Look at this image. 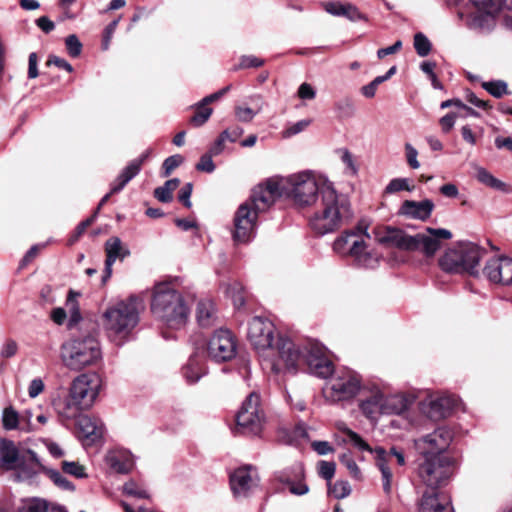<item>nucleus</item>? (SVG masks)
Here are the masks:
<instances>
[{"mask_svg":"<svg viewBox=\"0 0 512 512\" xmlns=\"http://www.w3.org/2000/svg\"><path fill=\"white\" fill-rule=\"evenodd\" d=\"M283 195H285L284 178L271 177L257 185L245 202L261 214L266 212Z\"/></svg>","mask_w":512,"mask_h":512,"instance_id":"f8f14e48","label":"nucleus"},{"mask_svg":"<svg viewBox=\"0 0 512 512\" xmlns=\"http://www.w3.org/2000/svg\"><path fill=\"white\" fill-rule=\"evenodd\" d=\"M325 382L322 393L326 401L337 403L352 399L360 388L358 375L349 369L333 371Z\"/></svg>","mask_w":512,"mask_h":512,"instance_id":"1a4fd4ad","label":"nucleus"},{"mask_svg":"<svg viewBox=\"0 0 512 512\" xmlns=\"http://www.w3.org/2000/svg\"><path fill=\"white\" fill-rule=\"evenodd\" d=\"M483 274L492 283L512 284V259L509 257H492L486 262Z\"/></svg>","mask_w":512,"mask_h":512,"instance_id":"6ab92c4d","label":"nucleus"},{"mask_svg":"<svg viewBox=\"0 0 512 512\" xmlns=\"http://www.w3.org/2000/svg\"><path fill=\"white\" fill-rule=\"evenodd\" d=\"M226 294L232 299L236 308H240L245 304L244 289L241 283L234 281L228 284Z\"/></svg>","mask_w":512,"mask_h":512,"instance_id":"a18cd8bd","label":"nucleus"},{"mask_svg":"<svg viewBox=\"0 0 512 512\" xmlns=\"http://www.w3.org/2000/svg\"><path fill=\"white\" fill-rule=\"evenodd\" d=\"M411 404V400L403 394L385 396L382 394V414L400 415L405 412Z\"/></svg>","mask_w":512,"mask_h":512,"instance_id":"2f4dec72","label":"nucleus"},{"mask_svg":"<svg viewBox=\"0 0 512 512\" xmlns=\"http://www.w3.org/2000/svg\"><path fill=\"white\" fill-rule=\"evenodd\" d=\"M457 399L453 396L445 395L433 398L428 401L424 407V412L432 420L446 418L455 408Z\"/></svg>","mask_w":512,"mask_h":512,"instance_id":"bb28decb","label":"nucleus"},{"mask_svg":"<svg viewBox=\"0 0 512 512\" xmlns=\"http://www.w3.org/2000/svg\"><path fill=\"white\" fill-rule=\"evenodd\" d=\"M52 405L59 417L65 420L74 419L80 414L82 410H87L84 408L82 403H80V401L72 397L70 390L68 395L54 398Z\"/></svg>","mask_w":512,"mask_h":512,"instance_id":"cd10ccee","label":"nucleus"},{"mask_svg":"<svg viewBox=\"0 0 512 512\" xmlns=\"http://www.w3.org/2000/svg\"><path fill=\"white\" fill-rule=\"evenodd\" d=\"M180 180L178 178H173L164 183L163 186H160L155 189L154 196L160 202L168 203L173 199V191L179 186Z\"/></svg>","mask_w":512,"mask_h":512,"instance_id":"37998d69","label":"nucleus"},{"mask_svg":"<svg viewBox=\"0 0 512 512\" xmlns=\"http://www.w3.org/2000/svg\"><path fill=\"white\" fill-rule=\"evenodd\" d=\"M261 110V104L256 109H252L247 106L237 105L235 107V117L240 122L249 123Z\"/></svg>","mask_w":512,"mask_h":512,"instance_id":"de8ad7c7","label":"nucleus"},{"mask_svg":"<svg viewBox=\"0 0 512 512\" xmlns=\"http://www.w3.org/2000/svg\"><path fill=\"white\" fill-rule=\"evenodd\" d=\"M213 156L209 151L202 155L196 164V169L201 172L212 173L215 170V164L212 160Z\"/></svg>","mask_w":512,"mask_h":512,"instance_id":"e2e57ef3","label":"nucleus"},{"mask_svg":"<svg viewBox=\"0 0 512 512\" xmlns=\"http://www.w3.org/2000/svg\"><path fill=\"white\" fill-rule=\"evenodd\" d=\"M335 470H336V465H335L334 462L320 461L319 464H318V473H319V475L323 479L327 480L328 483H330V481L334 477Z\"/></svg>","mask_w":512,"mask_h":512,"instance_id":"052dcab7","label":"nucleus"},{"mask_svg":"<svg viewBox=\"0 0 512 512\" xmlns=\"http://www.w3.org/2000/svg\"><path fill=\"white\" fill-rule=\"evenodd\" d=\"M477 11L499 13L503 7L512 10V4L507 0H470Z\"/></svg>","mask_w":512,"mask_h":512,"instance_id":"ea45409f","label":"nucleus"},{"mask_svg":"<svg viewBox=\"0 0 512 512\" xmlns=\"http://www.w3.org/2000/svg\"><path fill=\"white\" fill-rule=\"evenodd\" d=\"M237 425L247 435H259L265 424V416L260 408V397L252 392L243 402L237 416Z\"/></svg>","mask_w":512,"mask_h":512,"instance_id":"ddd939ff","label":"nucleus"},{"mask_svg":"<svg viewBox=\"0 0 512 512\" xmlns=\"http://www.w3.org/2000/svg\"><path fill=\"white\" fill-rule=\"evenodd\" d=\"M365 238H370L367 228L357 227L343 232L335 239L333 250L340 256L353 258L354 262L360 267L375 269L378 267L382 256L375 250H368Z\"/></svg>","mask_w":512,"mask_h":512,"instance_id":"39448f33","label":"nucleus"},{"mask_svg":"<svg viewBox=\"0 0 512 512\" xmlns=\"http://www.w3.org/2000/svg\"><path fill=\"white\" fill-rule=\"evenodd\" d=\"M79 295H80L79 293L74 292L73 290H70L68 293V297H67V300L65 303V307H66L65 310L70 315L69 324H68L69 327H73L74 325H76L82 318L81 313H80L79 304L77 301V297Z\"/></svg>","mask_w":512,"mask_h":512,"instance_id":"58836bf2","label":"nucleus"},{"mask_svg":"<svg viewBox=\"0 0 512 512\" xmlns=\"http://www.w3.org/2000/svg\"><path fill=\"white\" fill-rule=\"evenodd\" d=\"M413 186H410L407 178H394L392 179L385 188L387 194H393L399 191H412Z\"/></svg>","mask_w":512,"mask_h":512,"instance_id":"864d4df0","label":"nucleus"},{"mask_svg":"<svg viewBox=\"0 0 512 512\" xmlns=\"http://www.w3.org/2000/svg\"><path fill=\"white\" fill-rule=\"evenodd\" d=\"M475 171L477 180L482 184L504 193H512V186L495 178L487 169L479 166Z\"/></svg>","mask_w":512,"mask_h":512,"instance_id":"c9c22d12","label":"nucleus"},{"mask_svg":"<svg viewBox=\"0 0 512 512\" xmlns=\"http://www.w3.org/2000/svg\"><path fill=\"white\" fill-rule=\"evenodd\" d=\"M340 462L347 468L352 477L359 479L361 476L360 469L350 454H343Z\"/></svg>","mask_w":512,"mask_h":512,"instance_id":"680f3d73","label":"nucleus"},{"mask_svg":"<svg viewBox=\"0 0 512 512\" xmlns=\"http://www.w3.org/2000/svg\"><path fill=\"white\" fill-rule=\"evenodd\" d=\"M375 461H376V466L378 467V469L381 472L383 490L386 494H390L392 491V479H393L391 465L389 463H387V458H381V457L375 456Z\"/></svg>","mask_w":512,"mask_h":512,"instance_id":"79ce46f5","label":"nucleus"},{"mask_svg":"<svg viewBox=\"0 0 512 512\" xmlns=\"http://www.w3.org/2000/svg\"><path fill=\"white\" fill-rule=\"evenodd\" d=\"M138 174L137 165H127L111 185V193L120 192Z\"/></svg>","mask_w":512,"mask_h":512,"instance_id":"a19ab883","label":"nucleus"},{"mask_svg":"<svg viewBox=\"0 0 512 512\" xmlns=\"http://www.w3.org/2000/svg\"><path fill=\"white\" fill-rule=\"evenodd\" d=\"M328 490L336 499H343L350 495L351 486L347 481H336L334 484L328 483Z\"/></svg>","mask_w":512,"mask_h":512,"instance_id":"09e8293b","label":"nucleus"},{"mask_svg":"<svg viewBox=\"0 0 512 512\" xmlns=\"http://www.w3.org/2000/svg\"><path fill=\"white\" fill-rule=\"evenodd\" d=\"M414 48L420 57L427 56L432 48L429 39L421 32L414 35Z\"/></svg>","mask_w":512,"mask_h":512,"instance_id":"603ef678","label":"nucleus"},{"mask_svg":"<svg viewBox=\"0 0 512 512\" xmlns=\"http://www.w3.org/2000/svg\"><path fill=\"white\" fill-rule=\"evenodd\" d=\"M362 412L371 420H375L377 415L382 414V394L377 393L361 403Z\"/></svg>","mask_w":512,"mask_h":512,"instance_id":"4c0bfd02","label":"nucleus"},{"mask_svg":"<svg viewBox=\"0 0 512 512\" xmlns=\"http://www.w3.org/2000/svg\"><path fill=\"white\" fill-rule=\"evenodd\" d=\"M486 251L474 243H462L448 249L439 260L440 267L449 273H468L479 276V262Z\"/></svg>","mask_w":512,"mask_h":512,"instance_id":"0eeeda50","label":"nucleus"},{"mask_svg":"<svg viewBox=\"0 0 512 512\" xmlns=\"http://www.w3.org/2000/svg\"><path fill=\"white\" fill-rule=\"evenodd\" d=\"M376 457L387 458V463L392 465L394 460L397 461L398 465L402 466L405 464V458L402 452L398 451L396 448H391L389 451H386L382 447H377L374 450Z\"/></svg>","mask_w":512,"mask_h":512,"instance_id":"49530a36","label":"nucleus"},{"mask_svg":"<svg viewBox=\"0 0 512 512\" xmlns=\"http://www.w3.org/2000/svg\"><path fill=\"white\" fill-rule=\"evenodd\" d=\"M264 64V61L254 55H243L239 63L234 67V70L258 68Z\"/></svg>","mask_w":512,"mask_h":512,"instance_id":"4d7b16f0","label":"nucleus"},{"mask_svg":"<svg viewBox=\"0 0 512 512\" xmlns=\"http://www.w3.org/2000/svg\"><path fill=\"white\" fill-rule=\"evenodd\" d=\"M51 480L60 488L64 490H73V484L67 480L59 471L51 470L49 472Z\"/></svg>","mask_w":512,"mask_h":512,"instance_id":"338daca9","label":"nucleus"},{"mask_svg":"<svg viewBox=\"0 0 512 512\" xmlns=\"http://www.w3.org/2000/svg\"><path fill=\"white\" fill-rule=\"evenodd\" d=\"M299 351V358L294 371H287L295 374L298 370V364L301 359L305 361L309 372L321 378H327L333 372V364L326 354L325 348L318 342H308L302 349L296 346ZM282 371L281 373H285Z\"/></svg>","mask_w":512,"mask_h":512,"instance_id":"9b49d317","label":"nucleus"},{"mask_svg":"<svg viewBox=\"0 0 512 512\" xmlns=\"http://www.w3.org/2000/svg\"><path fill=\"white\" fill-rule=\"evenodd\" d=\"M183 161L184 158L179 154H175L166 158L162 165L163 176L168 177L174 169L183 163Z\"/></svg>","mask_w":512,"mask_h":512,"instance_id":"13d9d810","label":"nucleus"},{"mask_svg":"<svg viewBox=\"0 0 512 512\" xmlns=\"http://www.w3.org/2000/svg\"><path fill=\"white\" fill-rule=\"evenodd\" d=\"M63 364L71 370H81L97 364L102 358L98 339L88 335L71 339L62 345Z\"/></svg>","mask_w":512,"mask_h":512,"instance_id":"423d86ee","label":"nucleus"},{"mask_svg":"<svg viewBox=\"0 0 512 512\" xmlns=\"http://www.w3.org/2000/svg\"><path fill=\"white\" fill-rule=\"evenodd\" d=\"M26 454H20L13 441L0 440V468L18 470L17 480L29 479L36 473L35 466L39 464L36 454L31 450Z\"/></svg>","mask_w":512,"mask_h":512,"instance_id":"6e6552de","label":"nucleus"},{"mask_svg":"<svg viewBox=\"0 0 512 512\" xmlns=\"http://www.w3.org/2000/svg\"><path fill=\"white\" fill-rule=\"evenodd\" d=\"M61 468L64 473L74 476L76 478L87 477L86 469L77 461H63Z\"/></svg>","mask_w":512,"mask_h":512,"instance_id":"3c124183","label":"nucleus"},{"mask_svg":"<svg viewBox=\"0 0 512 512\" xmlns=\"http://www.w3.org/2000/svg\"><path fill=\"white\" fill-rule=\"evenodd\" d=\"M347 439L361 451H372L369 445L362 439V437L351 429L345 427L342 429Z\"/></svg>","mask_w":512,"mask_h":512,"instance_id":"6e6d98bb","label":"nucleus"},{"mask_svg":"<svg viewBox=\"0 0 512 512\" xmlns=\"http://www.w3.org/2000/svg\"><path fill=\"white\" fill-rule=\"evenodd\" d=\"M482 87L496 98H501L508 93L507 83L502 80L483 82Z\"/></svg>","mask_w":512,"mask_h":512,"instance_id":"8fccbe9b","label":"nucleus"},{"mask_svg":"<svg viewBox=\"0 0 512 512\" xmlns=\"http://www.w3.org/2000/svg\"><path fill=\"white\" fill-rule=\"evenodd\" d=\"M102 388V379L97 373H83L77 376L70 385L72 397L89 409L95 403Z\"/></svg>","mask_w":512,"mask_h":512,"instance_id":"dca6fc26","label":"nucleus"},{"mask_svg":"<svg viewBox=\"0 0 512 512\" xmlns=\"http://www.w3.org/2000/svg\"><path fill=\"white\" fill-rule=\"evenodd\" d=\"M236 341L229 330H217L207 344L208 356L216 362L231 360L236 355Z\"/></svg>","mask_w":512,"mask_h":512,"instance_id":"a211bd4d","label":"nucleus"},{"mask_svg":"<svg viewBox=\"0 0 512 512\" xmlns=\"http://www.w3.org/2000/svg\"><path fill=\"white\" fill-rule=\"evenodd\" d=\"M230 485L236 497H247L258 486L256 470L251 466L235 470L230 476Z\"/></svg>","mask_w":512,"mask_h":512,"instance_id":"aec40b11","label":"nucleus"},{"mask_svg":"<svg viewBox=\"0 0 512 512\" xmlns=\"http://www.w3.org/2000/svg\"><path fill=\"white\" fill-rule=\"evenodd\" d=\"M78 436L84 445H92L103 435V423L94 417L81 415L77 419Z\"/></svg>","mask_w":512,"mask_h":512,"instance_id":"412c9836","label":"nucleus"},{"mask_svg":"<svg viewBox=\"0 0 512 512\" xmlns=\"http://www.w3.org/2000/svg\"><path fill=\"white\" fill-rule=\"evenodd\" d=\"M274 324L265 318L256 316L248 325V339L262 357V363L275 374L282 371H294L299 358L295 343L289 338L279 337L274 342Z\"/></svg>","mask_w":512,"mask_h":512,"instance_id":"f03ea898","label":"nucleus"},{"mask_svg":"<svg viewBox=\"0 0 512 512\" xmlns=\"http://www.w3.org/2000/svg\"><path fill=\"white\" fill-rule=\"evenodd\" d=\"M434 207L435 205L430 199L422 201L405 200L401 204L398 214L410 219L426 221L430 218Z\"/></svg>","mask_w":512,"mask_h":512,"instance_id":"5701e85b","label":"nucleus"},{"mask_svg":"<svg viewBox=\"0 0 512 512\" xmlns=\"http://www.w3.org/2000/svg\"><path fill=\"white\" fill-rule=\"evenodd\" d=\"M420 512H453L450 499L437 492H426L420 502Z\"/></svg>","mask_w":512,"mask_h":512,"instance_id":"c85d7f7f","label":"nucleus"},{"mask_svg":"<svg viewBox=\"0 0 512 512\" xmlns=\"http://www.w3.org/2000/svg\"><path fill=\"white\" fill-rule=\"evenodd\" d=\"M417 475L427 487L435 489L445 485L452 475V460L448 456H422Z\"/></svg>","mask_w":512,"mask_h":512,"instance_id":"9d476101","label":"nucleus"},{"mask_svg":"<svg viewBox=\"0 0 512 512\" xmlns=\"http://www.w3.org/2000/svg\"><path fill=\"white\" fill-rule=\"evenodd\" d=\"M195 107L196 112L191 117L190 123L194 127H200L208 121L212 115L213 109L208 107L207 104H203L202 101L198 102Z\"/></svg>","mask_w":512,"mask_h":512,"instance_id":"c03bdc74","label":"nucleus"},{"mask_svg":"<svg viewBox=\"0 0 512 512\" xmlns=\"http://www.w3.org/2000/svg\"><path fill=\"white\" fill-rule=\"evenodd\" d=\"M123 492L131 497L146 499L149 498V492L140 487L135 481H128L123 486Z\"/></svg>","mask_w":512,"mask_h":512,"instance_id":"5fc2aeb1","label":"nucleus"},{"mask_svg":"<svg viewBox=\"0 0 512 512\" xmlns=\"http://www.w3.org/2000/svg\"><path fill=\"white\" fill-rule=\"evenodd\" d=\"M32 417L31 411H26L25 414L20 418L17 411L12 407H7L4 409L2 414V423L3 427L6 430H13L18 427V425L27 420V422L30 421Z\"/></svg>","mask_w":512,"mask_h":512,"instance_id":"e433bc0d","label":"nucleus"},{"mask_svg":"<svg viewBox=\"0 0 512 512\" xmlns=\"http://www.w3.org/2000/svg\"><path fill=\"white\" fill-rule=\"evenodd\" d=\"M151 311L158 320L172 329L183 327L189 314L182 295L168 283L154 286Z\"/></svg>","mask_w":512,"mask_h":512,"instance_id":"20e7f679","label":"nucleus"},{"mask_svg":"<svg viewBox=\"0 0 512 512\" xmlns=\"http://www.w3.org/2000/svg\"><path fill=\"white\" fill-rule=\"evenodd\" d=\"M260 213L245 201L237 208L233 218L232 238L237 244H246L254 236Z\"/></svg>","mask_w":512,"mask_h":512,"instance_id":"4468645a","label":"nucleus"},{"mask_svg":"<svg viewBox=\"0 0 512 512\" xmlns=\"http://www.w3.org/2000/svg\"><path fill=\"white\" fill-rule=\"evenodd\" d=\"M324 9L327 13L333 16H342L352 22L368 21L365 14L351 3H342L340 1H329L324 4Z\"/></svg>","mask_w":512,"mask_h":512,"instance_id":"c756f323","label":"nucleus"},{"mask_svg":"<svg viewBox=\"0 0 512 512\" xmlns=\"http://www.w3.org/2000/svg\"><path fill=\"white\" fill-rule=\"evenodd\" d=\"M244 133L243 128L239 126L231 127L228 129H225L221 132L223 137L229 142H236Z\"/></svg>","mask_w":512,"mask_h":512,"instance_id":"774afa93","label":"nucleus"},{"mask_svg":"<svg viewBox=\"0 0 512 512\" xmlns=\"http://www.w3.org/2000/svg\"><path fill=\"white\" fill-rule=\"evenodd\" d=\"M196 318L201 327L208 328L216 322V311L211 300H200L196 307Z\"/></svg>","mask_w":512,"mask_h":512,"instance_id":"72a5a7b5","label":"nucleus"},{"mask_svg":"<svg viewBox=\"0 0 512 512\" xmlns=\"http://www.w3.org/2000/svg\"><path fill=\"white\" fill-rule=\"evenodd\" d=\"M205 373L203 358L197 354L192 355L183 368V375L188 383L197 382Z\"/></svg>","mask_w":512,"mask_h":512,"instance_id":"f704fd0d","label":"nucleus"},{"mask_svg":"<svg viewBox=\"0 0 512 512\" xmlns=\"http://www.w3.org/2000/svg\"><path fill=\"white\" fill-rule=\"evenodd\" d=\"M106 261L104 275L102 278L105 283L112 275V266L117 259L123 260L130 254L127 247L122 244L118 237H111L105 242Z\"/></svg>","mask_w":512,"mask_h":512,"instance_id":"393cba45","label":"nucleus"},{"mask_svg":"<svg viewBox=\"0 0 512 512\" xmlns=\"http://www.w3.org/2000/svg\"><path fill=\"white\" fill-rule=\"evenodd\" d=\"M498 13L477 11L465 17L464 12L459 11L458 17L461 20H465V25L470 30H474L479 33H488L495 26V17Z\"/></svg>","mask_w":512,"mask_h":512,"instance_id":"b1692460","label":"nucleus"},{"mask_svg":"<svg viewBox=\"0 0 512 512\" xmlns=\"http://www.w3.org/2000/svg\"><path fill=\"white\" fill-rule=\"evenodd\" d=\"M18 512H68L65 507L42 499L23 501Z\"/></svg>","mask_w":512,"mask_h":512,"instance_id":"473e14b6","label":"nucleus"},{"mask_svg":"<svg viewBox=\"0 0 512 512\" xmlns=\"http://www.w3.org/2000/svg\"><path fill=\"white\" fill-rule=\"evenodd\" d=\"M375 237L376 241L381 245L410 251L412 235H408L401 229L385 227L379 229Z\"/></svg>","mask_w":512,"mask_h":512,"instance_id":"4be33fe9","label":"nucleus"},{"mask_svg":"<svg viewBox=\"0 0 512 512\" xmlns=\"http://www.w3.org/2000/svg\"><path fill=\"white\" fill-rule=\"evenodd\" d=\"M341 160L345 165V172L355 176L358 172V167L355 164L352 154L347 149L343 150Z\"/></svg>","mask_w":512,"mask_h":512,"instance_id":"0e129e2a","label":"nucleus"},{"mask_svg":"<svg viewBox=\"0 0 512 512\" xmlns=\"http://www.w3.org/2000/svg\"><path fill=\"white\" fill-rule=\"evenodd\" d=\"M284 185L285 196L297 207L314 209L309 225L318 235L338 230L353 217L349 197L339 193L324 174L302 171L284 178Z\"/></svg>","mask_w":512,"mask_h":512,"instance_id":"f257e3e1","label":"nucleus"},{"mask_svg":"<svg viewBox=\"0 0 512 512\" xmlns=\"http://www.w3.org/2000/svg\"><path fill=\"white\" fill-rule=\"evenodd\" d=\"M452 238V233L444 228H426L423 233L412 235L410 251H421L425 256H433L441 247L442 240Z\"/></svg>","mask_w":512,"mask_h":512,"instance_id":"f3484780","label":"nucleus"},{"mask_svg":"<svg viewBox=\"0 0 512 512\" xmlns=\"http://www.w3.org/2000/svg\"><path fill=\"white\" fill-rule=\"evenodd\" d=\"M405 156H406V160H407L408 165L412 169H418L420 167V163H419V161L417 159L418 151L410 143H406L405 144Z\"/></svg>","mask_w":512,"mask_h":512,"instance_id":"69168bd1","label":"nucleus"},{"mask_svg":"<svg viewBox=\"0 0 512 512\" xmlns=\"http://www.w3.org/2000/svg\"><path fill=\"white\" fill-rule=\"evenodd\" d=\"M67 51L71 57H78L82 51V43L74 34L69 35L65 39Z\"/></svg>","mask_w":512,"mask_h":512,"instance_id":"bf43d9fd","label":"nucleus"},{"mask_svg":"<svg viewBox=\"0 0 512 512\" xmlns=\"http://www.w3.org/2000/svg\"><path fill=\"white\" fill-rule=\"evenodd\" d=\"M278 479L294 495L302 496L309 491L307 484L304 482V468L301 464H296L290 470L282 472Z\"/></svg>","mask_w":512,"mask_h":512,"instance_id":"a878e982","label":"nucleus"},{"mask_svg":"<svg viewBox=\"0 0 512 512\" xmlns=\"http://www.w3.org/2000/svg\"><path fill=\"white\" fill-rule=\"evenodd\" d=\"M105 459L107 465L118 473H128L134 464L131 454L122 449L109 451Z\"/></svg>","mask_w":512,"mask_h":512,"instance_id":"7c9ffc66","label":"nucleus"},{"mask_svg":"<svg viewBox=\"0 0 512 512\" xmlns=\"http://www.w3.org/2000/svg\"><path fill=\"white\" fill-rule=\"evenodd\" d=\"M143 309V300L135 295L109 306L103 313V327L110 341L123 345L138 325Z\"/></svg>","mask_w":512,"mask_h":512,"instance_id":"7ed1b4c3","label":"nucleus"},{"mask_svg":"<svg viewBox=\"0 0 512 512\" xmlns=\"http://www.w3.org/2000/svg\"><path fill=\"white\" fill-rule=\"evenodd\" d=\"M453 437L454 434L450 428L440 426L416 439L414 445L422 456H445L443 453L449 448Z\"/></svg>","mask_w":512,"mask_h":512,"instance_id":"2eb2a0df","label":"nucleus"}]
</instances>
